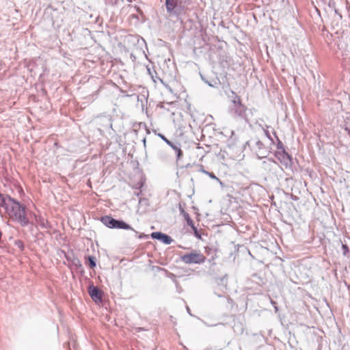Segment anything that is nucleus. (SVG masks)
Instances as JSON below:
<instances>
[{
	"mask_svg": "<svg viewBox=\"0 0 350 350\" xmlns=\"http://www.w3.org/2000/svg\"><path fill=\"white\" fill-rule=\"evenodd\" d=\"M230 113L234 117L247 120V108L241 103L240 98L236 95L230 107Z\"/></svg>",
	"mask_w": 350,
	"mask_h": 350,
	"instance_id": "7ed1b4c3",
	"label": "nucleus"
},
{
	"mask_svg": "<svg viewBox=\"0 0 350 350\" xmlns=\"http://www.w3.org/2000/svg\"><path fill=\"white\" fill-rule=\"evenodd\" d=\"M184 219H185V221H187V224L188 226H189L190 227L191 226H193V225L194 224L193 220L191 219L189 213H184V216H183Z\"/></svg>",
	"mask_w": 350,
	"mask_h": 350,
	"instance_id": "dca6fc26",
	"label": "nucleus"
},
{
	"mask_svg": "<svg viewBox=\"0 0 350 350\" xmlns=\"http://www.w3.org/2000/svg\"><path fill=\"white\" fill-rule=\"evenodd\" d=\"M134 232H135V233L136 236H137V237H138L139 239H144V238L147 237V235H146V234H143V233H142V234H140L137 235V234H138V232H137L136 230H135Z\"/></svg>",
	"mask_w": 350,
	"mask_h": 350,
	"instance_id": "aec40b11",
	"label": "nucleus"
},
{
	"mask_svg": "<svg viewBox=\"0 0 350 350\" xmlns=\"http://www.w3.org/2000/svg\"><path fill=\"white\" fill-rule=\"evenodd\" d=\"M14 245L18 248H19L21 251H23L24 250V247H24V244H23V242L21 240H16L14 241Z\"/></svg>",
	"mask_w": 350,
	"mask_h": 350,
	"instance_id": "a211bd4d",
	"label": "nucleus"
},
{
	"mask_svg": "<svg viewBox=\"0 0 350 350\" xmlns=\"http://www.w3.org/2000/svg\"><path fill=\"white\" fill-rule=\"evenodd\" d=\"M88 293L91 298L96 303L102 301V291L93 284L89 286Z\"/></svg>",
	"mask_w": 350,
	"mask_h": 350,
	"instance_id": "0eeeda50",
	"label": "nucleus"
},
{
	"mask_svg": "<svg viewBox=\"0 0 350 350\" xmlns=\"http://www.w3.org/2000/svg\"><path fill=\"white\" fill-rule=\"evenodd\" d=\"M179 211H180V213L181 215H183V217L184 216V213H187L185 210L184 208H183L181 204H179Z\"/></svg>",
	"mask_w": 350,
	"mask_h": 350,
	"instance_id": "412c9836",
	"label": "nucleus"
},
{
	"mask_svg": "<svg viewBox=\"0 0 350 350\" xmlns=\"http://www.w3.org/2000/svg\"><path fill=\"white\" fill-rule=\"evenodd\" d=\"M79 263H80V262H79V260L78 258H75L73 260V264H75V265H77Z\"/></svg>",
	"mask_w": 350,
	"mask_h": 350,
	"instance_id": "5701e85b",
	"label": "nucleus"
},
{
	"mask_svg": "<svg viewBox=\"0 0 350 350\" xmlns=\"http://www.w3.org/2000/svg\"><path fill=\"white\" fill-rule=\"evenodd\" d=\"M148 72V74L150 76L151 79H152L153 82L154 83H157V81H160L163 85L164 87L169 90L170 92H172V89L170 87V85L167 83H165L157 75V72L155 70H151L150 68H148L147 69Z\"/></svg>",
	"mask_w": 350,
	"mask_h": 350,
	"instance_id": "9d476101",
	"label": "nucleus"
},
{
	"mask_svg": "<svg viewBox=\"0 0 350 350\" xmlns=\"http://www.w3.org/2000/svg\"><path fill=\"white\" fill-rule=\"evenodd\" d=\"M343 247H344V248H346V249H347V248H348V247H347V246H346V245H345V246H343Z\"/></svg>",
	"mask_w": 350,
	"mask_h": 350,
	"instance_id": "bb28decb",
	"label": "nucleus"
},
{
	"mask_svg": "<svg viewBox=\"0 0 350 350\" xmlns=\"http://www.w3.org/2000/svg\"><path fill=\"white\" fill-rule=\"evenodd\" d=\"M256 154L258 158L267 157L269 153V150L265 146L263 143L258 139L256 142Z\"/></svg>",
	"mask_w": 350,
	"mask_h": 350,
	"instance_id": "1a4fd4ad",
	"label": "nucleus"
},
{
	"mask_svg": "<svg viewBox=\"0 0 350 350\" xmlns=\"http://www.w3.org/2000/svg\"><path fill=\"white\" fill-rule=\"evenodd\" d=\"M202 80H204L205 81V83H206L210 87H214L215 86V84L212 83L211 82H209L208 81H205L204 79V78L202 77Z\"/></svg>",
	"mask_w": 350,
	"mask_h": 350,
	"instance_id": "4be33fe9",
	"label": "nucleus"
},
{
	"mask_svg": "<svg viewBox=\"0 0 350 350\" xmlns=\"http://www.w3.org/2000/svg\"><path fill=\"white\" fill-rule=\"evenodd\" d=\"M180 259L185 264H202L205 262L206 257L200 252L193 250L190 253L180 256Z\"/></svg>",
	"mask_w": 350,
	"mask_h": 350,
	"instance_id": "20e7f679",
	"label": "nucleus"
},
{
	"mask_svg": "<svg viewBox=\"0 0 350 350\" xmlns=\"http://www.w3.org/2000/svg\"><path fill=\"white\" fill-rule=\"evenodd\" d=\"M273 135H274L275 137L278 140V143H277V146H277V150H285L282 142L279 139V138L276 135L275 132H273Z\"/></svg>",
	"mask_w": 350,
	"mask_h": 350,
	"instance_id": "2eb2a0df",
	"label": "nucleus"
},
{
	"mask_svg": "<svg viewBox=\"0 0 350 350\" xmlns=\"http://www.w3.org/2000/svg\"><path fill=\"white\" fill-rule=\"evenodd\" d=\"M159 137H160L167 145H169L175 151L176 154L177 159H180L183 155V152L180 149V144L178 142L172 143L171 141L168 140L163 134L159 133Z\"/></svg>",
	"mask_w": 350,
	"mask_h": 350,
	"instance_id": "423d86ee",
	"label": "nucleus"
},
{
	"mask_svg": "<svg viewBox=\"0 0 350 350\" xmlns=\"http://www.w3.org/2000/svg\"><path fill=\"white\" fill-rule=\"evenodd\" d=\"M187 310L188 313H189V314H191V313H190V309H189V307H187Z\"/></svg>",
	"mask_w": 350,
	"mask_h": 350,
	"instance_id": "393cba45",
	"label": "nucleus"
},
{
	"mask_svg": "<svg viewBox=\"0 0 350 350\" xmlns=\"http://www.w3.org/2000/svg\"><path fill=\"white\" fill-rule=\"evenodd\" d=\"M314 8H315V9H316L317 12H318L319 13V12H320V11L318 10V8H317L316 6H314Z\"/></svg>",
	"mask_w": 350,
	"mask_h": 350,
	"instance_id": "a878e982",
	"label": "nucleus"
},
{
	"mask_svg": "<svg viewBox=\"0 0 350 350\" xmlns=\"http://www.w3.org/2000/svg\"><path fill=\"white\" fill-rule=\"evenodd\" d=\"M35 216V220L37 224L40 226L43 229H47L50 228V225L47 220H46L44 217L41 216Z\"/></svg>",
	"mask_w": 350,
	"mask_h": 350,
	"instance_id": "9b49d317",
	"label": "nucleus"
},
{
	"mask_svg": "<svg viewBox=\"0 0 350 350\" xmlns=\"http://www.w3.org/2000/svg\"><path fill=\"white\" fill-rule=\"evenodd\" d=\"M345 131H347V134L349 135H350V129L348 127H346Z\"/></svg>",
	"mask_w": 350,
	"mask_h": 350,
	"instance_id": "b1692460",
	"label": "nucleus"
},
{
	"mask_svg": "<svg viewBox=\"0 0 350 350\" xmlns=\"http://www.w3.org/2000/svg\"><path fill=\"white\" fill-rule=\"evenodd\" d=\"M88 265L90 268L94 269L96 266V258L94 256H89L88 257Z\"/></svg>",
	"mask_w": 350,
	"mask_h": 350,
	"instance_id": "ddd939ff",
	"label": "nucleus"
},
{
	"mask_svg": "<svg viewBox=\"0 0 350 350\" xmlns=\"http://www.w3.org/2000/svg\"><path fill=\"white\" fill-rule=\"evenodd\" d=\"M275 156L286 167L291 164V157L286 150H277Z\"/></svg>",
	"mask_w": 350,
	"mask_h": 350,
	"instance_id": "39448f33",
	"label": "nucleus"
},
{
	"mask_svg": "<svg viewBox=\"0 0 350 350\" xmlns=\"http://www.w3.org/2000/svg\"><path fill=\"white\" fill-rule=\"evenodd\" d=\"M1 208L12 221L18 223L22 227L28 226L29 222L26 206L18 200L7 195Z\"/></svg>",
	"mask_w": 350,
	"mask_h": 350,
	"instance_id": "f257e3e1",
	"label": "nucleus"
},
{
	"mask_svg": "<svg viewBox=\"0 0 350 350\" xmlns=\"http://www.w3.org/2000/svg\"><path fill=\"white\" fill-rule=\"evenodd\" d=\"M191 229L193 230V234L194 236L198 238V239H201V233L198 230V228L195 226V225L193 224V226H191Z\"/></svg>",
	"mask_w": 350,
	"mask_h": 350,
	"instance_id": "f3484780",
	"label": "nucleus"
},
{
	"mask_svg": "<svg viewBox=\"0 0 350 350\" xmlns=\"http://www.w3.org/2000/svg\"><path fill=\"white\" fill-rule=\"evenodd\" d=\"M177 3L174 0H165V6L167 12L172 13L176 8Z\"/></svg>",
	"mask_w": 350,
	"mask_h": 350,
	"instance_id": "f8f14e48",
	"label": "nucleus"
},
{
	"mask_svg": "<svg viewBox=\"0 0 350 350\" xmlns=\"http://www.w3.org/2000/svg\"><path fill=\"white\" fill-rule=\"evenodd\" d=\"M269 128V126L268 125H265V127H262V129L263 130V132L265 135V136L272 142L273 143V139L269 133V131H268V129Z\"/></svg>",
	"mask_w": 350,
	"mask_h": 350,
	"instance_id": "4468645a",
	"label": "nucleus"
},
{
	"mask_svg": "<svg viewBox=\"0 0 350 350\" xmlns=\"http://www.w3.org/2000/svg\"><path fill=\"white\" fill-rule=\"evenodd\" d=\"M203 172L204 174H207L211 178L215 179L217 180H219V179L213 172H209L206 170H203Z\"/></svg>",
	"mask_w": 350,
	"mask_h": 350,
	"instance_id": "6ab92c4d",
	"label": "nucleus"
},
{
	"mask_svg": "<svg viewBox=\"0 0 350 350\" xmlns=\"http://www.w3.org/2000/svg\"><path fill=\"white\" fill-rule=\"evenodd\" d=\"M151 237L154 239H157L161 241L162 243L170 245L173 239L172 237L166 234L162 233L161 232H154L151 234Z\"/></svg>",
	"mask_w": 350,
	"mask_h": 350,
	"instance_id": "6e6552de",
	"label": "nucleus"
},
{
	"mask_svg": "<svg viewBox=\"0 0 350 350\" xmlns=\"http://www.w3.org/2000/svg\"><path fill=\"white\" fill-rule=\"evenodd\" d=\"M100 221L107 227L109 228H117L124 230H135L128 224L122 220H118L113 218L111 216L105 215L101 217Z\"/></svg>",
	"mask_w": 350,
	"mask_h": 350,
	"instance_id": "f03ea898",
	"label": "nucleus"
}]
</instances>
